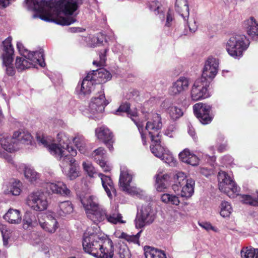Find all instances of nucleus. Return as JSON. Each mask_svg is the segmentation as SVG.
I'll return each instance as SVG.
<instances>
[{"mask_svg":"<svg viewBox=\"0 0 258 258\" xmlns=\"http://www.w3.org/2000/svg\"><path fill=\"white\" fill-rule=\"evenodd\" d=\"M25 3L28 10L40 13L34 14V18L64 26L76 21L71 15L83 4V0H56L55 3L50 0H25Z\"/></svg>","mask_w":258,"mask_h":258,"instance_id":"f257e3e1","label":"nucleus"},{"mask_svg":"<svg viewBox=\"0 0 258 258\" xmlns=\"http://www.w3.org/2000/svg\"><path fill=\"white\" fill-rule=\"evenodd\" d=\"M37 141L48 150L50 154L59 161L60 166L64 173L70 180L78 176V171L74 158L77 155V150L72 146H62L61 143H51L45 137L37 136Z\"/></svg>","mask_w":258,"mask_h":258,"instance_id":"f03ea898","label":"nucleus"},{"mask_svg":"<svg viewBox=\"0 0 258 258\" xmlns=\"http://www.w3.org/2000/svg\"><path fill=\"white\" fill-rule=\"evenodd\" d=\"M99 227L89 228L84 233L82 245L84 251L97 258H112L113 246L106 236L99 234Z\"/></svg>","mask_w":258,"mask_h":258,"instance_id":"7ed1b4c3","label":"nucleus"},{"mask_svg":"<svg viewBox=\"0 0 258 258\" xmlns=\"http://www.w3.org/2000/svg\"><path fill=\"white\" fill-rule=\"evenodd\" d=\"M17 47L22 57H17L15 66L18 71L35 67L38 64L41 67L45 65L44 58V51L40 49L38 51L30 52L25 49L20 42L17 43Z\"/></svg>","mask_w":258,"mask_h":258,"instance_id":"20e7f679","label":"nucleus"},{"mask_svg":"<svg viewBox=\"0 0 258 258\" xmlns=\"http://www.w3.org/2000/svg\"><path fill=\"white\" fill-rule=\"evenodd\" d=\"M249 44V40L244 35L236 34L231 36L226 44L228 54L234 58H240Z\"/></svg>","mask_w":258,"mask_h":258,"instance_id":"39448f33","label":"nucleus"},{"mask_svg":"<svg viewBox=\"0 0 258 258\" xmlns=\"http://www.w3.org/2000/svg\"><path fill=\"white\" fill-rule=\"evenodd\" d=\"M108 104L104 91H100L98 94L92 98L88 108L83 111V114L90 118L99 120L101 118L105 107Z\"/></svg>","mask_w":258,"mask_h":258,"instance_id":"423d86ee","label":"nucleus"},{"mask_svg":"<svg viewBox=\"0 0 258 258\" xmlns=\"http://www.w3.org/2000/svg\"><path fill=\"white\" fill-rule=\"evenodd\" d=\"M82 165L84 169L87 172L90 177H95V175H98V176L100 177L102 186L110 199L112 198L113 195H116V189L114 187L113 181L109 176L105 175L100 173L98 174L94 167L90 162H84Z\"/></svg>","mask_w":258,"mask_h":258,"instance_id":"0eeeda50","label":"nucleus"},{"mask_svg":"<svg viewBox=\"0 0 258 258\" xmlns=\"http://www.w3.org/2000/svg\"><path fill=\"white\" fill-rule=\"evenodd\" d=\"M1 49L2 50L3 63L6 67V73L9 76H12L15 74V70L13 67L11 66L14 54V49L12 44L11 37H8L3 42Z\"/></svg>","mask_w":258,"mask_h":258,"instance_id":"6e6552de","label":"nucleus"},{"mask_svg":"<svg viewBox=\"0 0 258 258\" xmlns=\"http://www.w3.org/2000/svg\"><path fill=\"white\" fill-rule=\"evenodd\" d=\"M219 189L230 198L238 195L240 188L237 186L231 177L225 171H220L218 174Z\"/></svg>","mask_w":258,"mask_h":258,"instance_id":"1a4fd4ad","label":"nucleus"},{"mask_svg":"<svg viewBox=\"0 0 258 258\" xmlns=\"http://www.w3.org/2000/svg\"><path fill=\"white\" fill-rule=\"evenodd\" d=\"M209 82L205 78H199L194 82L190 90V97L193 101H197L210 97L208 91Z\"/></svg>","mask_w":258,"mask_h":258,"instance_id":"9d476101","label":"nucleus"},{"mask_svg":"<svg viewBox=\"0 0 258 258\" xmlns=\"http://www.w3.org/2000/svg\"><path fill=\"white\" fill-rule=\"evenodd\" d=\"M27 205L36 211H42L47 209L48 201L46 194L37 191L30 194L26 200Z\"/></svg>","mask_w":258,"mask_h":258,"instance_id":"9b49d317","label":"nucleus"},{"mask_svg":"<svg viewBox=\"0 0 258 258\" xmlns=\"http://www.w3.org/2000/svg\"><path fill=\"white\" fill-rule=\"evenodd\" d=\"M147 119L145 129L149 133L151 140L161 138L160 131L162 127V123L160 115L156 113H149Z\"/></svg>","mask_w":258,"mask_h":258,"instance_id":"f8f14e48","label":"nucleus"},{"mask_svg":"<svg viewBox=\"0 0 258 258\" xmlns=\"http://www.w3.org/2000/svg\"><path fill=\"white\" fill-rule=\"evenodd\" d=\"M121 113H126L127 116L134 121L138 128L141 134L142 142L144 145L146 144V136L143 133L144 125L142 122H140L138 118V112L136 110H130V104L125 102L121 104L119 108L115 111V114L119 115Z\"/></svg>","mask_w":258,"mask_h":258,"instance_id":"ddd939ff","label":"nucleus"},{"mask_svg":"<svg viewBox=\"0 0 258 258\" xmlns=\"http://www.w3.org/2000/svg\"><path fill=\"white\" fill-rule=\"evenodd\" d=\"M154 220L153 212L149 206L142 207L140 212H138L135 219L136 227L142 228L147 225L152 223Z\"/></svg>","mask_w":258,"mask_h":258,"instance_id":"4468645a","label":"nucleus"},{"mask_svg":"<svg viewBox=\"0 0 258 258\" xmlns=\"http://www.w3.org/2000/svg\"><path fill=\"white\" fill-rule=\"evenodd\" d=\"M195 114L200 122L203 124H207L211 122L213 116L211 114V106L203 103H198L193 106Z\"/></svg>","mask_w":258,"mask_h":258,"instance_id":"2eb2a0df","label":"nucleus"},{"mask_svg":"<svg viewBox=\"0 0 258 258\" xmlns=\"http://www.w3.org/2000/svg\"><path fill=\"white\" fill-rule=\"evenodd\" d=\"M151 142L150 150L156 157L164 161L167 163L173 161V159L172 156H169L168 158L165 157L168 151L161 145V138H154L153 140H151Z\"/></svg>","mask_w":258,"mask_h":258,"instance_id":"dca6fc26","label":"nucleus"},{"mask_svg":"<svg viewBox=\"0 0 258 258\" xmlns=\"http://www.w3.org/2000/svg\"><path fill=\"white\" fill-rule=\"evenodd\" d=\"M91 74H88L86 77L83 79L81 85H78L76 88V91L79 92L80 94H83L84 95L90 94L92 90L96 88L100 91H103L102 86L100 84H97L90 78Z\"/></svg>","mask_w":258,"mask_h":258,"instance_id":"f3484780","label":"nucleus"},{"mask_svg":"<svg viewBox=\"0 0 258 258\" xmlns=\"http://www.w3.org/2000/svg\"><path fill=\"white\" fill-rule=\"evenodd\" d=\"M38 222L41 228L49 233H54L58 227V222L51 215L40 213Z\"/></svg>","mask_w":258,"mask_h":258,"instance_id":"a211bd4d","label":"nucleus"},{"mask_svg":"<svg viewBox=\"0 0 258 258\" xmlns=\"http://www.w3.org/2000/svg\"><path fill=\"white\" fill-rule=\"evenodd\" d=\"M218 60L214 57H209L205 61L203 74L201 78H204L208 80V79H213L218 72Z\"/></svg>","mask_w":258,"mask_h":258,"instance_id":"6ab92c4d","label":"nucleus"},{"mask_svg":"<svg viewBox=\"0 0 258 258\" xmlns=\"http://www.w3.org/2000/svg\"><path fill=\"white\" fill-rule=\"evenodd\" d=\"M106 210L99 205L92 211L86 214L87 218L96 225L100 223L104 224L106 222L107 218Z\"/></svg>","mask_w":258,"mask_h":258,"instance_id":"aec40b11","label":"nucleus"},{"mask_svg":"<svg viewBox=\"0 0 258 258\" xmlns=\"http://www.w3.org/2000/svg\"><path fill=\"white\" fill-rule=\"evenodd\" d=\"M190 84L189 79L184 77H179L172 83L169 92L171 95H177L187 90Z\"/></svg>","mask_w":258,"mask_h":258,"instance_id":"412c9836","label":"nucleus"},{"mask_svg":"<svg viewBox=\"0 0 258 258\" xmlns=\"http://www.w3.org/2000/svg\"><path fill=\"white\" fill-rule=\"evenodd\" d=\"M133 179L132 172L125 167H121L119 182L122 190L130 192L132 190L131 183Z\"/></svg>","mask_w":258,"mask_h":258,"instance_id":"4be33fe9","label":"nucleus"},{"mask_svg":"<svg viewBox=\"0 0 258 258\" xmlns=\"http://www.w3.org/2000/svg\"><path fill=\"white\" fill-rule=\"evenodd\" d=\"M98 139L104 143L109 150H113V135L110 130L105 126H102L95 130Z\"/></svg>","mask_w":258,"mask_h":258,"instance_id":"5701e85b","label":"nucleus"},{"mask_svg":"<svg viewBox=\"0 0 258 258\" xmlns=\"http://www.w3.org/2000/svg\"><path fill=\"white\" fill-rule=\"evenodd\" d=\"M80 200L85 211L86 214L92 211L100 205L98 203V198L96 196L89 194L80 195Z\"/></svg>","mask_w":258,"mask_h":258,"instance_id":"b1692460","label":"nucleus"},{"mask_svg":"<svg viewBox=\"0 0 258 258\" xmlns=\"http://www.w3.org/2000/svg\"><path fill=\"white\" fill-rule=\"evenodd\" d=\"M105 150L102 147L98 148L92 154V158L98 164L105 172L111 170V166L104 160Z\"/></svg>","mask_w":258,"mask_h":258,"instance_id":"393cba45","label":"nucleus"},{"mask_svg":"<svg viewBox=\"0 0 258 258\" xmlns=\"http://www.w3.org/2000/svg\"><path fill=\"white\" fill-rule=\"evenodd\" d=\"M244 28L246 30L247 35L252 39H258V24L253 17L244 21L243 24Z\"/></svg>","mask_w":258,"mask_h":258,"instance_id":"a878e982","label":"nucleus"},{"mask_svg":"<svg viewBox=\"0 0 258 258\" xmlns=\"http://www.w3.org/2000/svg\"><path fill=\"white\" fill-rule=\"evenodd\" d=\"M46 188L48 191H51L52 193L61 196H69L71 194V191L67 187L66 184L61 181L56 183H48Z\"/></svg>","mask_w":258,"mask_h":258,"instance_id":"bb28decb","label":"nucleus"},{"mask_svg":"<svg viewBox=\"0 0 258 258\" xmlns=\"http://www.w3.org/2000/svg\"><path fill=\"white\" fill-rule=\"evenodd\" d=\"M88 74H91L90 78L95 82L98 81L97 84L106 82L111 78V74L104 68H100L96 71H93Z\"/></svg>","mask_w":258,"mask_h":258,"instance_id":"cd10ccee","label":"nucleus"},{"mask_svg":"<svg viewBox=\"0 0 258 258\" xmlns=\"http://www.w3.org/2000/svg\"><path fill=\"white\" fill-rule=\"evenodd\" d=\"M13 136L17 147L19 144L27 145L31 144L32 137L31 134L26 131L19 130L15 132Z\"/></svg>","mask_w":258,"mask_h":258,"instance_id":"c85d7f7f","label":"nucleus"},{"mask_svg":"<svg viewBox=\"0 0 258 258\" xmlns=\"http://www.w3.org/2000/svg\"><path fill=\"white\" fill-rule=\"evenodd\" d=\"M179 157L182 162L192 166H197L199 164L198 158L194 154L191 153L188 149H185L180 152L179 154Z\"/></svg>","mask_w":258,"mask_h":258,"instance_id":"c756f323","label":"nucleus"},{"mask_svg":"<svg viewBox=\"0 0 258 258\" xmlns=\"http://www.w3.org/2000/svg\"><path fill=\"white\" fill-rule=\"evenodd\" d=\"M0 144L4 149L9 152H13L18 149L16 142L12 137L5 135L0 137Z\"/></svg>","mask_w":258,"mask_h":258,"instance_id":"7c9ffc66","label":"nucleus"},{"mask_svg":"<svg viewBox=\"0 0 258 258\" xmlns=\"http://www.w3.org/2000/svg\"><path fill=\"white\" fill-rule=\"evenodd\" d=\"M4 219L10 223L18 224L21 222L22 217L19 210L10 209L4 215Z\"/></svg>","mask_w":258,"mask_h":258,"instance_id":"2f4dec72","label":"nucleus"},{"mask_svg":"<svg viewBox=\"0 0 258 258\" xmlns=\"http://www.w3.org/2000/svg\"><path fill=\"white\" fill-rule=\"evenodd\" d=\"M175 9L176 11L186 21L189 16V8L187 0H176Z\"/></svg>","mask_w":258,"mask_h":258,"instance_id":"473e14b6","label":"nucleus"},{"mask_svg":"<svg viewBox=\"0 0 258 258\" xmlns=\"http://www.w3.org/2000/svg\"><path fill=\"white\" fill-rule=\"evenodd\" d=\"M39 214H37L36 216L30 212H27L24 216V228H28L29 227H36L39 225L38 222V218Z\"/></svg>","mask_w":258,"mask_h":258,"instance_id":"72a5a7b5","label":"nucleus"},{"mask_svg":"<svg viewBox=\"0 0 258 258\" xmlns=\"http://www.w3.org/2000/svg\"><path fill=\"white\" fill-rule=\"evenodd\" d=\"M169 176L168 174L158 173L156 175V187L157 191H164L168 186Z\"/></svg>","mask_w":258,"mask_h":258,"instance_id":"f704fd0d","label":"nucleus"},{"mask_svg":"<svg viewBox=\"0 0 258 258\" xmlns=\"http://www.w3.org/2000/svg\"><path fill=\"white\" fill-rule=\"evenodd\" d=\"M73 211V207L69 201L60 202L56 209V213L60 217L66 216Z\"/></svg>","mask_w":258,"mask_h":258,"instance_id":"c9c22d12","label":"nucleus"},{"mask_svg":"<svg viewBox=\"0 0 258 258\" xmlns=\"http://www.w3.org/2000/svg\"><path fill=\"white\" fill-rule=\"evenodd\" d=\"M186 181L182 186L181 196L188 198L191 197L194 192L195 181L191 178H189Z\"/></svg>","mask_w":258,"mask_h":258,"instance_id":"e433bc0d","label":"nucleus"},{"mask_svg":"<svg viewBox=\"0 0 258 258\" xmlns=\"http://www.w3.org/2000/svg\"><path fill=\"white\" fill-rule=\"evenodd\" d=\"M188 179L183 172H177L174 176V183L172 186L173 190L174 191H178L182 185L186 183Z\"/></svg>","mask_w":258,"mask_h":258,"instance_id":"4c0bfd02","label":"nucleus"},{"mask_svg":"<svg viewBox=\"0 0 258 258\" xmlns=\"http://www.w3.org/2000/svg\"><path fill=\"white\" fill-rule=\"evenodd\" d=\"M144 250L146 258H166L163 251L153 247H146Z\"/></svg>","mask_w":258,"mask_h":258,"instance_id":"58836bf2","label":"nucleus"},{"mask_svg":"<svg viewBox=\"0 0 258 258\" xmlns=\"http://www.w3.org/2000/svg\"><path fill=\"white\" fill-rule=\"evenodd\" d=\"M22 183L17 180L11 182L8 189V194H11L13 196H19L22 191Z\"/></svg>","mask_w":258,"mask_h":258,"instance_id":"ea45409f","label":"nucleus"},{"mask_svg":"<svg viewBox=\"0 0 258 258\" xmlns=\"http://www.w3.org/2000/svg\"><path fill=\"white\" fill-rule=\"evenodd\" d=\"M161 201L168 204L174 205L177 206L180 203L178 197L170 194H164L161 197Z\"/></svg>","mask_w":258,"mask_h":258,"instance_id":"a19ab883","label":"nucleus"},{"mask_svg":"<svg viewBox=\"0 0 258 258\" xmlns=\"http://www.w3.org/2000/svg\"><path fill=\"white\" fill-rule=\"evenodd\" d=\"M122 216L118 212L113 213L110 214H107V218L106 222H109L113 224L118 223H125L126 222L122 219Z\"/></svg>","mask_w":258,"mask_h":258,"instance_id":"79ce46f5","label":"nucleus"},{"mask_svg":"<svg viewBox=\"0 0 258 258\" xmlns=\"http://www.w3.org/2000/svg\"><path fill=\"white\" fill-rule=\"evenodd\" d=\"M73 142L79 151L83 154H85L86 151V141L82 136H77L73 139Z\"/></svg>","mask_w":258,"mask_h":258,"instance_id":"37998d69","label":"nucleus"},{"mask_svg":"<svg viewBox=\"0 0 258 258\" xmlns=\"http://www.w3.org/2000/svg\"><path fill=\"white\" fill-rule=\"evenodd\" d=\"M24 175L25 178L32 183L36 181L39 178V174L33 169L29 167H25Z\"/></svg>","mask_w":258,"mask_h":258,"instance_id":"c03bdc74","label":"nucleus"},{"mask_svg":"<svg viewBox=\"0 0 258 258\" xmlns=\"http://www.w3.org/2000/svg\"><path fill=\"white\" fill-rule=\"evenodd\" d=\"M220 214L223 217H229L232 211V207L228 202H222L220 204Z\"/></svg>","mask_w":258,"mask_h":258,"instance_id":"a18cd8bd","label":"nucleus"},{"mask_svg":"<svg viewBox=\"0 0 258 258\" xmlns=\"http://www.w3.org/2000/svg\"><path fill=\"white\" fill-rule=\"evenodd\" d=\"M160 4L158 1H152L149 4V8L151 11L154 12L155 15L159 14L160 19L162 21L164 20L165 15L160 10Z\"/></svg>","mask_w":258,"mask_h":258,"instance_id":"49530a36","label":"nucleus"},{"mask_svg":"<svg viewBox=\"0 0 258 258\" xmlns=\"http://www.w3.org/2000/svg\"><path fill=\"white\" fill-rule=\"evenodd\" d=\"M168 110L170 117L173 120H176L179 118L183 115L182 110L176 106H170L168 108Z\"/></svg>","mask_w":258,"mask_h":258,"instance_id":"de8ad7c7","label":"nucleus"},{"mask_svg":"<svg viewBox=\"0 0 258 258\" xmlns=\"http://www.w3.org/2000/svg\"><path fill=\"white\" fill-rule=\"evenodd\" d=\"M117 253L120 258H130L131 256L128 248L124 243H119Z\"/></svg>","mask_w":258,"mask_h":258,"instance_id":"09e8293b","label":"nucleus"},{"mask_svg":"<svg viewBox=\"0 0 258 258\" xmlns=\"http://www.w3.org/2000/svg\"><path fill=\"white\" fill-rule=\"evenodd\" d=\"M256 250L251 247H243L241 250L242 258H253L255 256Z\"/></svg>","mask_w":258,"mask_h":258,"instance_id":"8fccbe9b","label":"nucleus"},{"mask_svg":"<svg viewBox=\"0 0 258 258\" xmlns=\"http://www.w3.org/2000/svg\"><path fill=\"white\" fill-rule=\"evenodd\" d=\"M241 200L244 204L258 206V192L257 198H253L249 195H243L241 196Z\"/></svg>","mask_w":258,"mask_h":258,"instance_id":"3c124183","label":"nucleus"},{"mask_svg":"<svg viewBox=\"0 0 258 258\" xmlns=\"http://www.w3.org/2000/svg\"><path fill=\"white\" fill-rule=\"evenodd\" d=\"M187 24L188 25L189 32L190 33H194L197 30L198 25L197 21L194 18L190 19L189 21H187Z\"/></svg>","mask_w":258,"mask_h":258,"instance_id":"603ef678","label":"nucleus"},{"mask_svg":"<svg viewBox=\"0 0 258 258\" xmlns=\"http://www.w3.org/2000/svg\"><path fill=\"white\" fill-rule=\"evenodd\" d=\"M103 42L102 39H100L98 36H93L90 38V44L91 47H94L99 46Z\"/></svg>","mask_w":258,"mask_h":258,"instance_id":"864d4df0","label":"nucleus"},{"mask_svg":"<svg viewBox=\"0 0 258 258\" xmlns=\"http://www.w3.org/2000/svg\"><path fill=\"white\" fill-rule=\"evenodd\" d=\"M107 51V49H104L103 52H100L99 54V58L100 60L99 61H94L93 63L94 64H97V66H103L105 62L106 58H105V54Z\"/></svg>","mask_w":258,"mask_h":258,"instance_id":"5fc2aeb1","label":"nucleus"},{"mask_svg":"<svg viewBox=\"0 0 258 258\" xmlns=\"http://www.w3.org/2000/svg\"><path fill=\"white\" fill-rule=\"evenodd\" d=\"M176 131V127L174 125H169L165 131V135L169 138H173Z\"/></svg>","mask_w":258,"mask_h":258,"instance_id":"6e6d98bb","label":"nucleus"},{"mask_svg":"<svg viewBox=\"0 0 258 258\" xmlns=\"http://www.w3.org/2000/svg\"><path fill=\"white\" fill-rule=\"evenodd\" d=\"M141 231H140L135 235H130L127 239V241L130 242H133L134 243H139V238Z\"/></svg>","mask_w":258,"mask_h":258,"instance_id":"4d7b16f0","label":"nucleus"},{"mask_svg":"<svg viewBox=\"0 0 258 258\" xmlns=\"http://www.w3.org/2000/svg\"><path fill=\"white\" fill-rule=\"evenodd\" d=\"M173 20V17L172 15L171 14L170 11H169L167 13V15L166 17V21L165 23V26L167 27H169L171 26V23Z\"/></svg>","mask_w":258,"mask_h":258,"instance_id":"13d9d810","label":"nucleus"},{"mask_svg":"<svg viewBox=\"0 0 258 258\" xmlns=\"http://www.w3.org/2000/svg\"><path fill=\"white\" fill-rule=\"evenodd\" d=\"M199 225L201 227H202L203 228L207 230H214V227L209 223L207 222H202L199 223Z\"/></svg>","mask_w":258,"mask_h":258,"instance_id":"bf43d9fd","label":"nucleus"},{"mask_svg":"<svg viewBox=\"0 0 258 258\" xmlns=\"http://www.w3.org/2000/svg\"><path fill=\"white\" fill-rule=\"evenodd\" d=\"M116 236L119 238H122L124 239L127 241V239L129 237L130 235L127 234L126 233L124 232H116L115 233Z\"/></svg>","mask_w":258,"mask_h":258,"instance_id":"052dcab7","label":"nucleus"},{"mask_svg":"<svg viewBox=\"0 0 258 258\" xmlns=\"http://www.w3.org/2000/svg\"><path fill=\"white\" fill-rule=\"evenodd\" d=\"M188 133L194 139H196L195 131L192 126L188 125Z\"/></svg>","mask_w":258,"mask_h":258,"instance_id":"680f3d73","label":"nucleus"},{"mask_svg":"<svg viewBox=\"0 0 258 258\" xmlns=\"http://www.w3.org/2000/svg\"><path fill=\"white\" fill-rule=\"evenodd\" d=\"M227 149V145L225 144H221L218 147V151L219 152H222Z\"/></svg>","mask_w":258,"mask_h":258,"instance_id":"e2e57ef3","label":"nucleus"},{"mask_svg":"<svg viewBox=\"0 0 258 258\" xmlns=\"http://www.w3.org/2000/svg\"><path fill=\"white\" fill-rule=\"evenodd\" d=\"M70 30L71 32L74 33L77 32H83L85 29L79 27H72L70 28Z\"/></svg>","mask_w":258,"mask_h":258,"instance_id":"0e129e2a","label":"nucleus"},{"mask_svg":"<svg viewBox=\"0 0 258 258\" xmlns=\"http://www.w3.org/2000/svg\"><path fill=\"white\" fill-rule=\"evenodd\" d=\"M9 0H0V6L4 8L9 6Z\"/></svg>","mask_w":258,"mask_h":258,"instance_id":"69168bd1","label":"nucleus"},{"mask_svg":"<svg viewBox=\"0 0 258 258\" xmlns=\"http://www.w3.org/2000/svg\"><path fill=\"white\" fill-rule=\"evenodd\" d=\"M41 248V250L42 251H43L45 254H46L49 252V248L47 246H46L44 244H42Z\"/></svg>","mask_w":258,"mask_h":258,"instance_id":"338daca9","label":"nucleus"},{"mask_svg":"<svg viewBox=\"0 0 258 258\" xmlns=\"http://www.w3.org/2000/svg\"><path fill=\"white\" fill-rule=\"evenodd\" d=\"M3 244L5 247H8V238L3 236Z\"/></svg>","mask_w":258,"mask_h":258,"instance_id":"774afa93","label":"nucleus"}]
</instances>
